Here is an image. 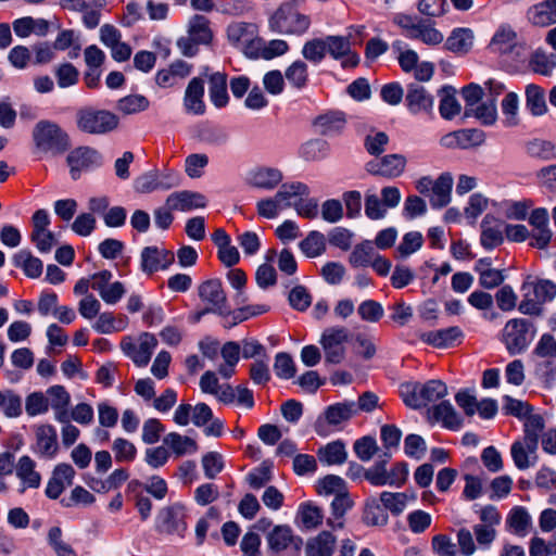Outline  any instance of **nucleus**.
Here are the masks:
<instances>
[{
    "label": "nucleus",
    "instance_id": "21",
    "mask_svg": "<svg viewBox=\"0 0 556 556\" xmlns=\"http://www.w3.org/2000/svg\"><path fill=\"white\" fill-rule=\"evenodd\" d=\"M356 415V402L344 401L327 406L323 416L329 426L341 429L343 425L349 422Z\"/></svg>",
    "mask_w": 556,
    "mask_h": 556
},
{
    "label": "nucleus",
    "instance_id": "62",
    "mask_svg": "<svg viewBox=\"0 0 556 556\" xmlns=\"http://www.w3.org/2000/svg\"><path fill=\"white\" fill-rule=\"evenodd\" d=\"M400 393L403 402L413 409H419L422 407V400L420 394V383L418 382H406L400 387Z\"/></svg>",
    "mask_w": 556,
    "mask_h": 556
},
{
    "label": "nucleus",
    "instance_id": "44",
    "mask_svg": "<svg viewBox=\"0 0 556 556\" xmlns=\"http://www.w3.org/2000/svg\"><path fill=\"white\" fill-rule=\"evenodd\" d=\"M502 340L511 355L518 354L521 351V321L519 319H510L505 325Z\"/></svg>",
    "mask_w": 556,
    "mask_h": 556
},
{
    "label": "nucleus",
    "instance_id": "64",
    "mask_svg": "<svg viewBox=\"0 0 556 556\" xmlns=\"http://www.w3.org/2000/svg\"><path fill=\"white\" fill-rule=\"evenodd\" d=\"M274 370L277 377L281 379H291L294 377L296 369L290 354L280 352L275 356Z\"/></svg>",
    "mask_w": 556,
    "mask_h": 556
},
{
    "label": "nucleus",
    "instance_id": "31",
    "mask_svg": "<svg viewBox=\"0 0 556 556\" xmlns=\"http://www.w3.org/2000/svg\"><path fill=\"white\" fill-rule=\"evenodd\" d=\"M481 244L491 250L503 242L501 224L491 215H485L481 223Z\"/></svg>",
    "mask_w": 556,
    "mask_h": 556
},
{
    "label": "nucleus",
    "instance_id": "45",
    "mask_svg": "<svg viewBox=\"0 0 556 556\" xmlns=\"http://www.w3.org/2000/svg\"><path fill=\"white\" fill-rule=\"evenodd\" d=\"M363 521L367 526L383 527L389 521V516L382 505L376 498H370L366 502Z\"/></svg>",
    "mask_w": 556,
    "mask_h": 556
},
{
    "label": "nucleus",
    "instance_id": "40",
    "mask_svg": "<svg viewBox=\"0 0 556 556\" xmlns=\"http://www.w3.org/2000/svg\"><path fill=\"white\" fill-rule=\"evenodd\" d=\"M188 35L200 45H208L213 38L208 20L204 15H193L188 23Z\"/></svg>",
    "mask_w": 556,
    "mask_h": 556
},
{
    "label": "nucleus",
    "instance_id": "52",
    "mask_svg": "<svg viewBox=\"0 0 556 556\" xmlns=\"http://www.w3.org/2000/svg\"><path fill=\"white\" fill-rule=\"evenodd\" d=\"M408 495L403 492H388L384 491L380 494V502L383 508L389 510L392 515H401L407 505Z\"/></svg>",
    "mask_w": 556,
    "mask_h": 556
},
{
    "label": "nucleus",
    "instance_id": "60",
    "mask_svg": "<svg viewBox=\"0 0 556 556\" xmlns=\"http://www.w3.org/2000/svg\"><path fill=\"white\" fill-rule=\"evenodd\" d=\"M149 100L141 94H131L124 97L117 102V110L124 114H136L147 110Z\"/></svg>",
    "mask_w": 556,
    "mask_h": 556
},
{
    "label": "nucleus",
    "instance_id": "4",
    "mask_svg": "<svg viewBox=\"0 0 556 556\" xmlns=\"http://www.w3.org/2000/svg\"><path fill=\"white\" fill-rule=\"evenodd\" d=\"M118 123V117L108 110L85 106L76 112V126L84 134L105 135L115 130Z\"/></svg>",
    "mask_w": 556,
    "mask_h": 556
},
{
    "label": "nucleus",
    "instance_id": "5",
    "mask_svg": "<svg viewBox=\"0 0 556 556\" xmlns=\"http://www.w3.org/2000/svg\"><path fill=\"white\" fill-rule=\"evenodd\" d=\"M556 296V283L541 279L535 282H523V314L539 316L543 305Z\"/></svg>",
    "mask_w": 556,
    "mask_h": 556
},
{
    "label": "nucleus",
    "instance_id": "1",
    "mask_svg": "<svg viewBox=\"0 0 556 556\" xmlns=\"http://www.w3.org/2000/svg\"><path fill=\"white\" fill-rule=\"evenodd\" d=\"M312 25V20L303 10V0L281 2L267 20L268 29L277 35L301 37Z\"/></svg>",
    "mask_w": 556,
    "mask_h": 556
},
{
    "label": "nucleus",
    "instance_id": "12",
    "mask_svg": "<svg viewBox=\"0 0 556 556\" xmlns=\"http://www.w3.org/2000/svg\"><path fill=\"white\" fill-rule=\"evenodd\" d=\"M406 166V157L402 154H388L381 159H375L366 164L369 174L395 178L403 174Z\"/></svg>",
    "mask_w": 556,
    "mask_h": 556
},
{
    "label": "nucleus",
    "instance_id": "27",
    "mask_svg": "<svg viewBox=\"0 0 556 556\" xmlns=\"http://www.w3.org/2000/svg\"><path fill=\"white\" fill-rule=\"evenodd\" d=\"M525 151L531 159L541 162L556 161V143L552 140L535 137L525 143Z\"/></svg>",
    "mask_w": 556,
    "mask_h": 556
},
{
    "label": "nucleus",
    "instance_id": "42",
    "mask_svg": "<svg viewBox=\"0 0 556 556\" xmlns=\"http://www.w3.org/2000/svg\"><path fill=\"white\" fill-rule=\"evenodd\" d=\"M210 98L216 108H223L228 103L227 76L223 73H214L210 77Z\"/></svg>",
    "mask_w": 556,
    "mask_h": 556
},
{
    "label": "nucleus",
    "instance_id": "41",
    "mask_svg": "<svg viewBox=\"0 0 556 556\" xmlns=\"http://www.w3.org/2000/svg\"><path fill=\"white\" fill-rule=\"evenodd\" d=\"M317 456L320 463L328 466L341 465L346 460L348 453L343 442L338 440L320 447L317 451Z\"/></svg>",
    "mask_w": 556,
    "mask_h": 556
},
{
    "label": "nucleus",
    "instance_id": "30",
    "mask_svg": "<svg viewBox=\"0 0 556 556\" xmlns=\"http://www.w3.org/2000/svg\"><path fill=\"white\" fill-rule=\"evenodd\" d=\"M429 413L432 420L442 422L447 429L457 430L462 426V418L448 401L434 405Z\"/></svg>",
    "mask_w": 556,
    "mask_h": 556
},
{
    "label": "nucleus",
    "instance_id": "14",
    "mask_svg": "<svg viewBox=\"0 0 556 556\" xmlns=\"http://www.w3.org/2000/svg\"><path fill=\"white\" fill-rule=\"evenodd\" d=\"M33 451L42 458H53L56 455L59 451L58 434L53 426L39 425L36 427Z\"/></svg>",
    "mask_w": 556,
    "mask_h": 556
},
{
    "label": "nucleus",
    "instance_id": "38",
    "mask_svg": "<svg viewBox=\"0 0 556 556\" xmlns=\"http://www.w3.org/2000/svg\"><path fill=\"white\" fill-rule=\"evenodd\" d=\"M35 462L27 455L18 459L15 471L17 478L26 488L37 489L40 486L41 476L35 470Z\"/></svg>",
    "mask_w": 556,
    "mask_h": 556
},
{
    "label": "nucleus",
    "instance_id": "6",
    "mask_svg": "<svg viewBox=\"0 0 556 556\" xmlns=\"http://www.w3.org/2000/svg\"><path fill=\"white\" fill-rule=\"evenodd\" d=\"M350 332L345 327H329L321 333L319 343L325 351V359L330 364H339L345 355L344 343L349 341Z\"/></svg>",
    "mask_w": 556,
    "mask_h": 556
},
{
    "label": "nucleus",
    "instance_id": "3",
    "mask_svg": "<svg viewBox=\"0 0 556 556\" xmlns=\"http://www.w3.org/2000/svg\"><path fill=\"white\" fill-rule=\"evenodd\" d=\"M228 42L247 58L256 60L261 45L258 25L252 22H232L226 28Z\"/></svg>",
    "mask_w": 556,
    "mask_h": 556
},
{
    "label": "nucleus",
    "instance_id": "48",
    "mask_svg": "<svg viewBox=\"0 0 556 556\" xmlns=\"http://www.w3.org/2000/svg\"><path fill=\"white\" fill-rule=\"evenodd\" d=\"M441 92L443 97L439 105L440 114L444 119H452L460 113V104L455 97L456 90L452 86H444Z\"/></svg>",
    "mask_w": 556,
    "mask_h": 556
},
{
    "label": "nucleus",
    "instance_id": "18",
    "mask_svg": "<svg viewBox=\"0 0 556 556\" xmlns=\"http://www.w3.org/2000/svg\"><path fill=\"white\" fill-rule=\"evenodd\" d=\"M75 470L70 464H59L52 471L46 486V496L51 500H56L63 493L66 486L73 484Z\"/></svg>",
    "mask_w": 556,
    "mask_h": 556
},
{
    "label": "nucleus",
    "instance_id": "10",
    "mask_svg": "<svg viewBox=\"0 0 556 556\" xmlns=\"http://www.w3.org/2000/svg\"><path fill=\"white\" fill-rule=\"evenodd\" d=\"M155 529L160 533L182 535L187 529L182 506L163 507L156 516Z\"/></svg>",
    "mask_w": 556,
    "mask_h": 556
},
{
    "label": "nucleus",
    "instance_id": "28",
    "mask_svg": "<svg viewBox=\"0 0 556 556\" xmlns=\"http://www.w3.org/2000/svg\"><path fill=\"white\" fill-rule=\"evenodd\" d=\"M528 20L534 26H549L556 23V0H544L529 8Z\"/></svg>",
    "mask_w": 556,
    "mask_h": 556
},
{
    "label": "nucleus",
    "instance_id": "61",
    "mask_svg": "<svg viewBox=\"0 0 556 556\" xmlns=\"http://www.w3.org/2000/svg\"><path fill=\"white\" fill-rule=\"evenodd\" d=\"M325 46L327 53L334 60H340L351 49V40L350 37L345 36H327L325 38Z\"/></svg>",
    "mask_w": 556,
    "mask_h": 556
},
{
    "label": "nucleus",
    "instance_id": "9",
    "mask_svg": "<svg viewBox=\"0 0 556 556\" xmlns=\"http://www.w3.org/2000/svg\"><path fill=\"white\" fill-rule=\"evenodd\" d=\"M529 224L533 227L531 233H528L523 227V241L530 238V245L538 249H545L552 239V231L548 228V213L540 207L531 212Z\"/></svg>",
    "mask_w": 556,
    "mask_h": 556
},
{
    "label": "nucleus",
    "instance_id": "58",
    "mask_svg": "<svg viewBox=\"0 0 556 556\" xmlns=\"http://www.w3.org/2000/svg\"><path fill=\"white\" fill-rule=\"evenodd\" d=\"M49 410L48 399L41 391L29 393L25 399V412L27 416L43 415Z\"/></svg>",
    "mask_w": 556,
    "mask_h": 556
},
{
    "label": "nucleus",
    "instance_id": "57",
    "mask_svg": "<svg viewBox=\"0 0 556 556\" xmlns=\"http://www.w3.org/2000/svg\"><path fill=\"white\" fill-rule=\"evenodd\" d=\"M413 39H419L428 46H438L443 42L444 36L433 27L432 23L420 20L418 30L413 35Z\"/></svg>",
    "mask_w": 556,
    "mask_h": 556
},
{
    "label": "nucleus",
    "instance_id": "35",
    "mask_svg": "<svg viewBox=\"0 0 556 556\" xmlns=\"http://www.w3.org/2000/svg\"><path fill=\"white\" fill-rule=\"evenodd\" d=\"M176 186H178L176 178H172L170 182H164L159 180L156 172L144 173L134 181V188L139 193H150L157 189L167 190Z\"/></svg>",
    "mask_w": 556,
    "mask_h": 556
},
{
    "label": "nucleus",
    "instance_id": "46",
    "mask_svg": "<svg viewBox=\"0 0 556 556\" xmlns=\"http://www.w3.org/2000/svg\"><path fill=\"white\" fill-rule=\"evenodd\" d=\"M156 345L157 340L153 334L149 332L140 334L136 354L134 355V363L139 367L147 366Z\"/></svg>",
    "mask_w": 556,
    "mask_h": 556
},
{
    "label": "nucleus",
    "instance_id": "16",
    "mask_svg": "<svg viewBox=\"0 0 556 556\" xmlns=\"http://www.w3.org/2000/svg\"><path fill=\"white\" fill-rule=\"evenodd\" d=\"M283 180V174L279 168L269 166H257L247 175V182L253 188L262 190H274Z\"/></svg>",
    "mask_w": 556,
    "mask_h": 556
},
{
    "label": "nucleus",
    "instance_id": "32",
    "mask_svg": "<svg viewBox=\"0 0 556 556\" xmlns=\"http://www.w3.org/2000/svg\"><path fill=\"white\" fill-rule=\"evenodd\" d=\"M462 336L463 332L460 328L454 326L445 329L424 332L420 334V339L425 343L431 344L435 348H447Z\"/></svg>",
    "mask_w": 556,
    "mask_h": 556
},
{
    "label": "nucleus",
    "instance_id": "8",
    "mask_svg": "<svg viewBox=\"0 0 556 556\" xmlns=\"http://www.w3.org/2000/svg\"><path fill=\"white\" fill-rule=\"evenodd\" d=\"M198 295L202 302L207 304L213 314L219 316L230 314V306L220 280L210 279L203 281L198 287Z\"/></svg>",
    "mask_w": 556,
    "mask_h": 556
},
{
    "label": "nucleus",
    "instance_id": "33",
    "mask_svg": "<svg viewBox=\"0 0 556 556\" xmlns=\"http://www.w3.org/2000/svg\"><path fill=\"white\" fill-rule=\"evenodd\" d=\"M453 187V177L450 173L441 174L433 182L432 197L430 199L433 207L441 208L451 201V191Z\"/></svg>",
    "mask_w": 556,
    "mask_h": 556
},
{
    "label": "nucleus",
    "instance_id": "24",
    "mask_svg": "<svg viewBox=\"0 0 556 556\" xmlns=\"http://www.w3.org/2000/svg\"><path fill=\"white\" fill-rule=\"evenodd\" d=\"M204 81L201 78H192L185 91L184 106L190 114L202 115L205 112L203 102Z\"/></svg>",
    "mask_w": 556,
    "mask_h": 556
},
{
    "label": "nucleus",
    "instance_id": "15",
    "mask_svg": "<svg viewBox=\"0 0 556 556\" xmlns=\"http://www.w3.org/2000/svg\"><path fill=\"white\" fill-rule=\"evenodd\" d=\"M484 142V132L479 129H459L444 135L440 144L447 149H469Z\"/></svg>",
    "mask_w": 556,
    "mask_h": 556
},
{
    "label": "nucleus",
    "instance_id": "34",
    "mask_svg": "<svg viewBox=\"0 0 556 556\" xmlns=\"http://www.w3.org/2000/svg\"><path fill=\"white\" fill-rule=\"evenodd\" d=\"M528 67L535 74L551 76L556 68V52L547 53L542 49L535 50L529 56Z\"/></svg>",
    "mask_w": 556,
    "mask_h": 556
},
{
    "label": "nucleus",
    "instance_id": "23",
    "mask_svg": "<svg viewBox=\"0 0 556 556\" xmlns=\"http://www.w3.org/2000/svg\"><path fill=\"white\" fill-rule=\"evenodd\" d=\"M166 204L175 211L187 212L205 207L206 198L200 192L182 190L170 193L166 199Z\"/></svg>",
    "mask_w": 556,
    "mask_h": 556
},
{
    "label": "nucleus",
    "instance_id": "25",
    "mask_svg": "<svg viewBox=\"0 0 556 556\" xmlns=\"http://www.w3.org/2000/svg\"><path fill=\"white\" fill-rule=\"evenodd\" d=\"M490 48L502 55L511 54L519 48L517 31L507 24L500 26L490 42Z\"/></svg>",
    "mask_w": 556,
    "mask_h": 556
},
{
    "label": "nucleus",
    "instance_id": "49",
    "mask_svg": "<svg viewBox=\"0 0 556 556\" xmlns=\"http://www.w3.org/2000/svg\"><path fill=\"white\" fill-rule=\"evenodd\" d=\"M299 247L307 257L314 258L326 251V238L321 232L313 230L300 242Z\"/></svg>",
    "mask_w": 556,
    "mask_h": 556
},
{
    "label": "nucleus",
    "instance_id": "26",
    "mask_svg": "<svg viewBox=\"0 0 556 556\" xmlns=\"http://www.w3.org/2000/svg\"><path fill=\"white\" fill-rule=\"evenodd\" d=\"M308 194L309 188L307 185L294 181L282 184L274 197L282 211L291 206L295 207V203H298L300 197H306Z\"/></svg>",
    "mask_w": 556,
    "mask_h": 556
},
{
    "label": "nucleus",
    "instance_id": "51",
    "mask_svg": "<svg viewBox=\"0 0 556 556\" xmlns=\"http://www.w3.org/2000/svg\"><path fill=\"white\" fill-rule=\"evenodd\" d=\"M420 394L424 407L446 396L447 387L441 380H429L426 383H420Z\"/></svg>",
    "mask_w": 556,
    "mask_h": 556
},
{
    "label": "nucleus",
    "instance_id": "7",
    "mask_svg": "<svg viewBox=\"0 0 556 556\" xmlns=\"http://www.w3.org/2000/svg\"><path fill=\"white\" fill-rule=\"evenodd\" d=\"M66 162L72 179L77 180L83 172L100 167L103 163V157L98 150L91 147H78L67 154Z\"/></svg>",
    "mask_w": 556,
    "mask_h": 556
},
{
    "label": "nucleus",
    "instance_id": "59",
    "mask_svg": "<svg viewBox=\"0 0 556 556\" xmlns=\"http://www.w3.org/2000/svg\"><path fill=\"white\" fill-rule=\"evenodd\" d=\"M384 459L377 462L374 466L368 468L364 472V478L375 486H383L387 481V462L391 457V454L384 452Z\"/></svg>",
    "mask_w": 556,
    "mask_h": 556
},
{
    "label": "nucleus",
    "instance_id": "47",
    "mask_svg": "<svg viewBox=\"0 0 556 556\" xmlns=\"http://www.w3.org/2000/svg\"><path fill=\"white\" fill-rule=\"evenodd\" d=\"M527 106L534 116H541L547 112L545 93L543 88L530 84L526 87Z\"/></svg>",
    "mask_w": 556,
    "mask_h": 556
},
{
    "label": "nucleus",
    "instance_id": "22",
    "mask_svg": "<svg viewBox=\"0 0 556 556\" xmlns=\"http://www.w3.org/2000/svg\"><path fill=\"white\" fill-rule=\"evenodd\" d=\"M523 426L527 433V447L530 453H533L538 447L539 435L544 429V420L541 415L533 414V407L526 402H523Z\"/></svg>",
    "mask_w": 556,
    "mask_h": 556
},
{
    "label": "nucleus",
    "instance_id": "19",
    "mask_svg": "<svg viewBox=\"0 0 556 556\" xmlns=\"http://www.w3.org/2000/svg\"><path fill=\"white\" fill-rule=\"evenodd\" d=\"M346 125V116L341 111H328L316 116L313 126L316 131L325 137H336L343 132Z\"/></svg>",
    "mask_w": 556,
    "mask_h": 556
},
{
    "label": "nucleus",
    "instance_id": "11",
    "mask_svg": "<svg viewBox=\"0 0 556 556\" xmlns=\"http://www.w3.org/2000/svg\"><path fill=\"white\" fill-rule=\"evenodd\" d=\"M266 540L268 549L273 553H280L288 548H293L299 553L303 545L302 538L294 535L292 529L286 525L274 527Z\"/></svg>",
    "mask_w": 556,
    "mask_h": 556
},
{
    "label": "nucleus",
    "instance_id": "43",
    "mask_svg": "<svg viewBox=\"0 0 556 556\" xmlns=\"http://www.w3.org/2000/svg\"><path fill=\"white\" fill-rule=\"evenodd\" d=\"M13 264L15 267L23 268L26 276L37 278L42 273V262L33 256L27 250H21L13 256Z\"/></svg>",
    "mask_w": 556,
    "mask_h": 556
},
{
    "label": "nucleus",
    "instance_id": "39",
    "mask_svg": "<svg viewBox=\"0 0 556 556\" xmlns=\"http://www.w3.org/2000/svg\"><path fill=\"white\" fill-rule=\"evenodd\" d=\"M163 442L177 457L186 454H193L198 451V444L192 438L181 435L177 432H169L166 434Z\"/></svg>",
    "mask_w": 556,
    "mask_h": 556
},
{
    "label": "nucleus",
    "instance_id": "29",
    "mask_svg": "<svg viewBox=\"0 0 556 556\" xmlns=\"http://www.w3.org/2000/svg\"><path fill=\"white\" fill-rule=\"evenodd\" d=\"M337 539L329 531H321L314 538L307 540L305 545L306 556H332Z\"/></svg>",
    "mask_w": 556,
    "mask_h": 556
},
{
    "label": "nucleus",
    "instance_id": "17",
    "mask_svg": "<svg viewBox=\"0 0 556 556\" xmlns=\"http://www.w3.org/2000/svg\"><path fill=\"white\" fill-rule=\"evenodd\" d=\"M405 102L410 113L429 114L432 112L434 98L424 86L418 83H412L407 85Z\"/></svg>",
    "mask_w": 556,
    "mask_h": 556
},
{
    "label": "nucleus",
    "instance_id": "13",
    "mask_svg": "<svg viewBox=\"0 0 556 556\" xmlns=\"http://www.w3.org/2000/svg\"><path fill=\"white\" fill-rule=\"evenodd\" d=\"M175 255L172 251L157 247H146L141 251V270L152 275L159 270L166 269L173 264Z\"/></svg>",
    "mask_w": 556,
    "mask_h": 556
},
{
    "label": "nucleus",
    "instance_id": "56",
    "mask_svg": "<svg viewBox=\"0 0 556 556\" xmlns=\"http://www.w3.org/2000/svg\"><path fill=\"white\" fill-rule=\"evenodd\" d=\"M303 58L311 63L319 64L326 56L325 38L307 40L301 51Z\"/></svg>",
    "mask_w": 556,
    "mask_h": 556
},
{
    "label": "nucleus",
    "instance_id": "50",
    "mask_svg": "<svg viewBox=\"0 0 556 556\" xmlns=\"http://www.w3.org/2000/svg\"><path fill=\"white\" fill-rule=\"evenodd\" d=\"M375 255L372 242L369 240L356 244L349 256L352 267H366L371 264Z\"/></svg>",
    "mask_w": 556,
    "mask_h": 556
},
{
    "label": "nucleus",
    "instance_id": "36",
    "mask_svg": "<svg viewBox=\"0 0 556 556\" xmlns=\"http://www.w3.org/2000/svg\"><path fill=\"white\" fill-rule=\"evenodd\" d=\"M0 412L10 419L21 417L23 414L22 396L12 389H0Z\"/></svg>",
    "mask_w": 556,
    "mask_h": 556
},
{
    "label": "nucleus",
    "instance_id": "37",
    "mask_svg": "<svg viewBox=\"0 0 556 556\" xmlns=\"http://www.w3.org/2000/svg\"><path fill=\"white\" fill-rule=\"evenodd\" d=\"M473 45V33L469 28H455L445 41V48L454 53L465 54Z\"/></svg>",
    "mask_w": 556,
    "mask_h": 556
},
{
    "label": "nucleus",
    "instance_id": "63",
    "mask_svg": "<svg viewBox=\"0 0 556 556\" xmlns=\"http://www.w3.org/2000/svg\"><path fill=\"white\" fill-rule=\"evenodd\" d=\"M112 451L115 456V460L119 463L132 462L137 455L136 446L128 440L117 438L112 444Z\"/></svg>",
    "mask_w": 556,
    "mask_h": 556
},
{
    "label": "nucleus",
    "instance_id": "54",
    "mask_svg": "<svg viewBox=\"0 0 556 556\" xmlns=\"http://www.w3.org/2000/svg\"><path fill=\"white\" fill-rule=\"evenodd\" d=\"M285 77L296 89H302L308 80L307 65L301 60L294 61L285 72Z\"/></svg>",
    "mask_w": 556,
    "mask_h": 556
},
{
    "label": "nucleus",
    "instance_id": "55",
    "mask_svg": "<svg viewBox=\"0 0 556 556\" xmlns=\"http://www.w3.org/2000/svg\"><path fill=\"white\" fill-rule=\"evenodd\" d=\"M329 153V144L321 139H313L301 147V156L309 162L325 159Z\"/></svg>",
    "mask_w": 556,
    "mask_h": 556
},
{
    "label": "nucleus",
    "instance_id": "20",
    "mask_svg": "<svg viewBox=\"0 0 556 556\" xmlns=\"http://www.w3.org/2000/svg\"><path fill=\"white\" fill-rule=\"evenodd\" d=\"M48 405L54 412V418L59 422H67L70 420L68 407L71 404V394L60 384L49 387L46 391Z\"/></svg>",
    "mask_w": 556,
    "mask_h": 556
},
{
    "label": "nucleus",
    "instance_id": "2",
    "mask_svg": "<svg viewBox=\"0 0 556 556\" xmlns=\"http://www.w3.org/2000/svg\"><path fill=\"white\" fill-rule=\"evenodd\" d=\"M36 149L45 154L60 155L71 147L70 136L56 123L42 119L33 129Z\"/></svg>",
    "mask_w": 556,
    "mask_h": 556
},
{
    "label": "nucleus",
    "instance_id": "53",
    "mask_svg": "<svg viewBox=\"0 0 556 556\" xmlns=\"http://www.w3.org/2000/svg\"><path fill=\"white\" fill-rule=\"evenodd\" d=\"M289 51V45L283 39H271L266 42L261 37V45L257 51L256 59L271 60L277 56H281Z\"/></svg>",
    "mask_w": 556,
    "mask_h": 556
}]
</instances>
